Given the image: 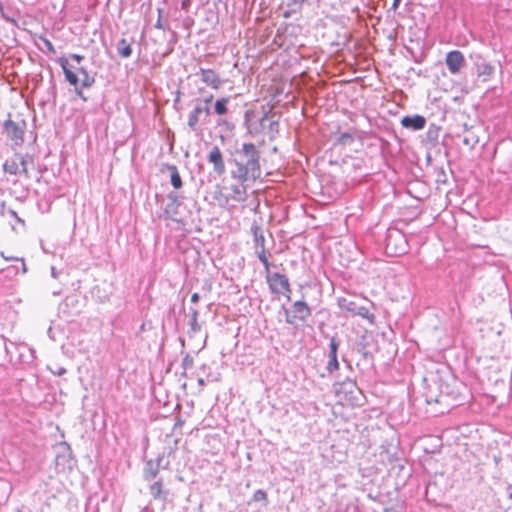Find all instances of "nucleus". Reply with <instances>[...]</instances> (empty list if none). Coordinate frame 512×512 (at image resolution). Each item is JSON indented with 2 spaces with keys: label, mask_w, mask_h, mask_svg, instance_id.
Here are the masks:
<instances>
[{
  "label": "nucleus",
  "mask_w": 512,
  "mask_h": 512,
  "mask_svg": "<svg viewBox=\"0 0 512 512\" xmlns=\"http://www.w3.org/2000/svg\"><path fill=\"white\" fill-rule=\"evenodd\" d=\"M189 4H190V0H184V1H182L181 7L183 9L187 10L189 7Z\"/></svg>",
  "instance_id": "28"
},
{
  "label": "nucleus",
  "mask_w": 512,
  "mask_h": 512,
  "mask_svg": "<svg viewBox=\"0 0 512 512\" xmlns=\"http://www.w3.org/2000/svg\"><path fill=\"white\" fill-rule=\"evenodd\" d=\"M203 111L205 112L206 116H208L210 114L209 105H206V107L203 109Z\"/></svg>",
  "instance_id": "31"
},
{
  "label": "nucleus",
  "mask_w": 512,
  "mask_h": 512,
  "mask_svg": "<svg viewBox=\"0 0 512 512\" xmlns=\"http://www.w3.org/2000/svg\"><path fill=\"white\" fill-rule=\"evenodd\" d=\"M446 64L452 74H457L465 64L463 54L458 50L450 51L446 55Z\"/></svg>",
  "instance_id": "11"
},
{
  "label": "nucleus",
  "mask_w": 512,
  "mask_h": 512,
  "mask_svg": "<svg viewBox=\"0 0 512 512\" xmlns=\"http://www.w3.org/2000/svg\"><path fill=\"white\" fill-rule=\"evenodd\" d=\"M70 57H71V59L75 60L77 62V64H80L82 62V60L84 59V57L79 54H72Z\"/></svg>",
  "instance_id": "26"
},
{
  "label": "nucleus",
  "mask_w": 512,
  "mask_h": 512,
  "mask_svg": "<svg viewBox=\"0 0 512 512\" xmlns=\"http://www.w3.org/2000/svg\"><path fill=\"white\" fill-rule=\"evenodd\" d=\"M337 351H338V343L334 338L330 340V352H329V361L327 363V370L329 372L338 370L339 363L337 360Z\"/></svg>",
  "instance_id": "16"
},
{
  "label": "nucleus",
  "mask_w": 512,
  "mask_h": 512,
  "mask_svg": "<svg viewBox=\"0 0 512 512\" xmlns=\"http://www.w3.org/2000/svg\"><path fill=\"white\" fill-rule=\"evenodd\" d=\"M213 99V95H210L209 97L205 98L204 102L206 105H209Z\"/></svg>",
  "instance_id": "30"
},
{
  "label": "nucleus",
  "mask_w": 512,
  "mask_h": 512,
  "mask_svg": "<svg viewBox=\"0 0 512 512\" xmlns=\"http://www.w3.org/2000/svg\"><path fill=\"white\" fill-rule=\"evenodd\" d=\"M25 129L26 122L24 119H8L5 122V130L15 145H20L23 142Z\"/></svg>",
  "instance_id": "8"
},
{
  "label": "nucleus",
  "mask_w": 512,
  "mask_h": 512,
  "mask_svg": "<svg viewBox=\"0 0 512 512\" xmlns=\"http://www.w3.org/2000/svg\"><path fill=\"white\" fill-rule=\"evenodd\" d=\"M463 141H464L465 144H469V140L467 138H464Z\"/></svg>",
  "instance_id": "34"
},
{
  "label": "nucleus",
  "mask_w": 512,
  "mask_h": 512,
  "mask_svg": "<svg viewBox=\"0 0 512 512\" xmlns=\"http://www.w3.org/2000/svg\"><path fill=\"white\" fill-rule=\"evenodd\" d=\"M229 99L228 98H221L215 102V112L216 114L222 116L225 115L228 111L227 105H228Z\"/></svg>",
  "instance_id": "23"
},
{
  "label": "nucleus",
  "mask_w": 512,
  "mask_h": 512,
  "mask_svg": "<svg viewBox=\"0 0 512 512\" xmlns=\"http://www.w3.org/2000/svg\"><path fill=\"white\" fill-rule=\"evenodd\" d=\"M5 171L11 174H18L26 171V162L22 155L15 154L11 159H7L4 164Z\"/></svg>",
  "instance_id": "13"
},
{
  "label": "nucleus",
  "mask_w": 512,
  "mask_h": 512,
  "mask_svg": "<svg viewBox=\"0 0 512 512\" xmlns=\"http://www.w3.org/2000/svg\"><path fill=\"white\" fill-rule=\"evenodd\" d=\"M456 386L455 380L448 381L440 377L432 379L425 392L426 402L428 404H443L446 408L450 407L460 396Z\"/></svg>",
  "instance_id": "1"
},
{
  "label": "nucleus",
  "mask_w": 512,
  "mask_h": 512,
  "mask_svg": "<svg viewBox=\"0 0 512 512\" xmlns=\"http://www.w3.org/2000/svg\"><path fill=\"white\" fill-rule=\"evenodd\" d=\"M193 321L196 322L197 321V317H198V312L196 310L193 311Z\"/></svg>",
  "instance_id": "32"
},
{
  "label": "nucleus",
  "mask_w": 512,
  "mask_h": 512,
  "mask_svg": "<svg viewBox=\"0 0 512 512\" xmlns=\"http://www.w3.org/2000/svg\"><path fill=\"white\" fill-rule=\"evenodd\" d=\"M384 512H399V511L395 508H386V509H384Z\"/></svg>",
  "instance_id": "33"
},
{
  "label": "nucleus",
  "mask_w": 512,
  "mask_h": 512,
  "mask_svg": "<svg viewBox=\"0 0 512 512\" xmlns=\"http://www.w3.org/2000/svg\"><path fill=\"white\" fill-rule=\"evenodd\" d=\"M310 315L311 310L304 301H296L293 303L291 310H285L286 322L289 324L303 322Z\"/></svg>",
  "instance_id": "7"
},
{
  "label": "nucleus",
  "mask_w": 512,
  "mask_h": 512,
  "mask_svg": "<svg viewBox=\"0 0 512 512\" xmlns=\"http://www.w3.org/2000/svg\"><path fill=\"white\" fill-rule=\"evenodd\" d=\"M244 183L240 181V184L224 188V191H221L217 197L219 205L222 207H233L234 203L245 201L246 186Z\"/></svg>",
  "instance_id": "5"
},
{
  "label": "nucleus",
  "mask_w": 512,
  "mask_h": 512,
  "mask_svg": "<svg viewBox=\"0 0 512 512\" xmlns=\"http://www.w3.org/2000/svg\"><path fill=\"white\" fill-rule=\"evenodd\" d=\"M203 112V108L201 106H196L194 110L188 116V125L190 128L195 130L198 125L199 115Z\"/></svg>",
  "instance_id": "20"
},
{
  "label": "nucleus",
  "mask_w": 512,
  "mask_h": 512,
  "mask_svg": "<svg viewBox=\"0 0 512 512\" xmlns=\"http://www.w3.org/2000/svg\"><path fill=\"white\" fill-rule=\"evenodd\" d=\"M445 393V388H442V391L440 394H444Z\"/></svg>",
  "instance_id": "35"
},
{
  "label": "nucleus",
  "mask_w": 512,
  "mask_h": 512,
  "mask_svg": "<svg viewBox=\"0 0 512 512\" xmlns=\"http://www.w3.org/2000/svg\"><path fill=\"white\" fill-rule=\"evenodd\" d=\"M494 73V67L491 64H482L479 67V77H482L483 81H487Z\"/></svg>",
  "instance_id": "21"
},
{
  "label": "nucleus",
  "mask_w": 512,
  "mask_h": 512,
  "mask_svg": "<svg viewBox=\"0 0 512 512\" xmlns=\"http://www.w3.org/2000/svg\"><path fill=\"white\" fill-rule=\"evenodd\" d=\"M199 298H200V296H199L198 293H193L192 296H191V301L193 303H197L199 301Z\"/></svg>",
  "instance_id": "27"
},
{
  "label": "nucleus",
  "mask_w": 512,
  "mask_h": 512,
  "mask_svg": "<svg viewBox=\"0 0 512 512\" xmlns=\"http://www.w3.org/2000/svg\"><path fill=\"white\" fill-rule=\"evenodd\" d=\"M202 81L212 89L218 90L221 86V79L213 69H200Z\"/></svg>",
  "instance_id": "14"
},
{
  "label": "nucleus",
  "mask_w": 512,
  "mask_h": 512,
  "mask_svg": "<svg viewBox=\"0 0 512 512\" xmlns=\"http://www.w3.org/2000/svg\"><path fill=\"white\" fill-rule=\"evenodd\" d=\"M5 261L12 262L11 265H7L5 267L2 266V271L13 269L14 274H17L19 271L22 273L26 272V265L23 259L20 258H6Z\"/></svg>",
  "instance_id": "17"
},
{
  "label": "nucleus",
  "mask_w": 512,
  "mask_h": 512,
  "mask_svg": "<svg viewBox=\"0 0 512 512\" xmlns=\"http://www.w3.org/2000/svg\"><path fill=\"white\" fill-rule=\"evenodd\" d=\"M401 125L410 130H421L426 125V119L421 115L405 116L401 120Z\"/></svg>",
  "instance_id": "15"
},
{
  "label": "nucleus",
  "mask_w": 512,
  "mask_h": 512,
  "mask_svg": "<svg viewBox=\"0 0 512 512\" xmlns=\"http://www.w3.org/2000/svg\"><path fill=\"white\" fill-rule=\"evenodd\" d=\"M264 268L266 272V281L271 292L276 295H285L287 299L290 300L291 286L287 276L278 272L272 273L270 271V264L268 265V268Z\"/></svg>",
  "instance_id": "6"
},
{
  "label": "nucleus",
  "mask_w": 512,
  "mask_h": 512,
  "mask_svg": "<svg viewBox=\"0 0 512 512\" xmlns=\"http://www.w3.org/2000/svg\"><path fill=\"white\" fill-rule=\"evenodd\" d=\"M336 398L343 407H356L362 405L364 395L354 381L346 380L337 385Z\"/></svg>",
  "instance_id": "4"
},
{
  "label": "nucleus",
  "mask_w": 512,
  "mask_h": 512,
  "mask_svg": "<svg viewBox=\"0 0 512 512\" xmlns=\"http://www.w3.org/2000/svg\"><path fill=\"white\" fill-rule=\"evenodd\" d=\"M252 500L254 502H261L266 504L267 503V493L263 490H257L254 492L252 496Z\"/></svg>",
  "instance_id": "24"
},
{
  "label": "nucleus",
  "mask_w": 512,
  "mask_h": 512,
  "mask_svg": "<svg viewBox=\"0 0 512 512\" xmlns=\"http://www.w3.org/2000/svg\"><path fill=\"white\" fill-rule=\"evenodd\" d=\"M170 171L171 184L175 189H180L182 187V178L178 172L176 166L171 165L168 167Z\"/></svg>",
  "instance_id": "19"
},
{
  "label": "nucleus",
  "mask_w": 512,
  "mask_h": 512,
  "mask_svg": "<svg viewBox=\"0 0 512 512\" xmlns=\"http://www.w3.org/2000/svg\"><path fill=\"white\" fill-rule=\"evenodd\" d=\"M241 155L246 159L244 162H237V177L240 181L246 182L255 180L261 175L260 155L256 146L252 143H244Z\"/></svg>",
  "instance_id": "2"
},
{
  "label": "nucleus",
  "mask_w": 512,
  "mask_h": 512,
  "mask_svg": "<svg viewBox=\"0 0 512 512\" xmlns=\"http://www.w3.org/2000/svg\"><path fill=\"white\" fill-rule=\"evenodd\" d=\"M400 3H401V0H393V4H392L393 8L396 9L397 7H399Z\"/></svg>",
  "instance_id": "29"
},
{
  "label": "nucleus",
  "mask_w": 512,
  "mask_h": 512,
  "mask_svg": "<svg viewBox=\"0 0 512 512\" xmlns=\"http://www.w3.org/2000/svg\"><path fill=\"white\" fill-rule=\"evenodd\" d=\"M118 53L123 58H127L131 55V53H132L131 45L125 39H122L119 42Z\"/></svg>",
  "instance_id": "22"
},
{
  "label": "nucleus",
  "mask_w": 512,
  "mask_h": 512,
  "mask_svg": "<svg viewBox=\"0 0 512 512\" xmlns=\"http://www.w3.org/2000/svg\"><path fill=\"white\" fill-rule=\"evenodd\" d=\"M208 161L213 165L216 174L222 175L225 173L226 167L221 149L214 146L208 154Z\"/></svg>",
  "instance_id": "12"
},
{
  "label": "nucleus",
  "mask_w": 512,
  "mask_h": 512,
  "mask_svg": "<svg viewBox=\"0 0 512 512\" xmlns=\"http://www.w3.org/2000/svg\"><path fill=\"white\" fill-rule=\"evenodd\" d=\"M65 370L59 371L58 375H61Z\"/></svg>",
  "instance_id": "36"
},
{
  "label": "nucleus",
  "mask_w": 512,
  "mask_h": 512,
  "mask_svg": "<svg viewBox=\"0 0 512 512\" xmlns=\"http://www.w3.org/2000/svg\"><path fill=\"white\" fill-rule=\"evenodd\" d=\"M407 241L405 237L399 232L395 234H389L386 240V249L392 255H400L407 249Z\"/></svg>",
  "instance_id": "9"
},
{
  "label": "nucleus",
  "mask_w": 512,
  "mask_h": 512,
  "mask_svg": "<svg viewBox=\"0 0 512 512\" xmlns=\"http://www.w3.org/2000/svg\"><path fill=\"white\" fill-rule=\"evenodd\" d=\"M252 233L254 236L255 244L258 248L257 250V256L259 260L263 263L264 267L268 268L269 261L266 256V250H265V238L262 233V230L259 226H253L252 227Z\"/></svg>",
  "instance_id": "10"
},
{
  "label": "nucleus",
  "mask_w": 512,
  "mask_h": 512,
  "mask_svg": "<svg viewBox=\"0 0 512 512\" xmlns=\"http://www.w3.org/2000/svg\"><path fill=\"white\" fill-rule=\"evenodd\" d=\"M150 494L154 499L166 500L164 492V484L162 480H158L150 486Z\"/></svg>",
  "instance_id": "18"
},
{
  "label": "nucleus",
  "mask_w": 512,
  "mask_h": 512,
  "mask_svg": "<svg viewBox=\"0 0 512 512\" xmlns=\"http://www.w3.org/2000/svg\"><path fill=\"white\" fill-rule=\"evenodd\" d=\"M60 66L63 69L64 75L66 80L69 82L70 85L74 86L75 88L78 87L80 84L83 88H89L94 83V77L89 75L88 71L82 67H74L70 65L67 58L62 57L58 60ZM77 90L78 95H82V92Z\"/></svg>",
  "instance_id": "3"
},
{
  "label": "nucleus",
  "mask_w": 512,
  "mask_h": 512,
  "mask_svg": "<svg viewBox=\"0 0 512 512\" xmlns=\"http://www.w3.org/2000/svg\"><path fill=\"white\" fill-rule=\"evenodd\" d=\"M47 50L50 52V53H55V48L52 44V42L48 39H45V38H42Z\"/></svg>",
  "instance_id": "25"
}]
</instances>
